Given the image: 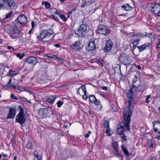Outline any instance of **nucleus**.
I'll return each mask as SVG.
<instances>
[{
	"mask_svg": "<svg viewBox=\"0 0 160 160\" xmlns=\"http://www.w3.org/2000/svg\"><path fill=\"white\" fill-rule=\"evenodd\" d=\"M136 87L134 85H132L129 91L127 93L128 98V108H125L123 111V115L124 120L123 122H121L118 124L117 126V132L120 135L123 134L125 131H129L130 130L129 123L131 121L130 118L131 112L130 107L132 106L134 103L133 98L134 92L135 91Z\"/></svg>",
	"mask_w": 160,
	"mask_h": 160,
	"instance_id": "nucleus-1",
	"label": "nucleus"
},
{
	"mask_svg": "<svg viewBox=\"0 0 160 160\" xmlns=\"http://www.w3.org/2000/svg\"><path fill=\"white\" fill-rule=\"evenodd\" d=\"M4 30L8 32L9 37L12 39L20 38L23 35L17 24L13 23L10 22L6 25Z\"/></svg>",
	"mask_w": 160,
	"mask_h": 160,
	"instance_id": "nucleus-2",
	"label": "nucleus"
},
{
	"mask_svg": "<svg viewBox=\"0 0 160 160\" xmlns=\"http://www.w3.org/2000/svg\"><path fill=\"white\" fill-rule=\"evenodd\" d=\"M54 37L53 31L51 28L43 30L39 36H38V38H40L42 40L46 39L48 41L52 39Z\"/></svg>",
	"mask_w": 160,
	"mask_h": 160,
	"instance_id": "nucleus-3",
	"label": "nucleus"
},
{
	"mask_svg": "<svg viewBox=\"0 0 160 160\" xmlns=\"http://www.w3.org/2000/svg\"><path fill=\"white\" fill-rule=\"evenodd\" d=\"M15 6V3L13 0H0V9H11Z\"/></svg>",
	"mask_w": 160,
	"mask_h": 160,
	"instance_id": "nucleus-4",
	"label": "nucleus"
},
{
	"mask_svg": "<svg viewBox=\"0 0 160 160\" xmlns=\"http://www.w3.org/2000/svg\"><path fill=\"white\" fill-rule=\"evenodd\" d=\"M18 108L19 109V112L16 116V121L21 125L25 122L26 117L24 113L23 109L21 106H19Z\"/></svg>",
	"mask_w": 160,
	"mask_h": 160,
	"instance_id": "nucleus-5",
	"label": "nucleus"
},
{
	"mask_svg": "<svg viewBox=\"0 0 160 160\" xmlns=\"http://www.w3.org/2000/svg\"><path fill=\"white\" fill-rule=\"evenodd\" d=\"M87 31V25L85 24H81L78 29L75 31V34L80 37H84L86 34Z\"/></svg>",
	"mask_w": 160,
	"mask_h": 160,
	"instance_id": "nucleus-6",
	"label": "nucleus"
},
{
	"mask_svg": "<svg viewBox=\"0 0 160 160\" xmlns=\"http://www.w3.org/2000/svg\"><path fill=\"white\" fill-rule=\"evenodd\" d=\"M147 7L150 8L151 11L155 14L158 15H160V3L158 4L148 3Z\"/></svg>",
	"mask_w": 160,
	"mask_h": 160,
	"instance_id": "nucleus-7",
	"label": "nucleus"
},
{
	"mask_svg": "<svg viewBox=\"0 0 160 160\" xmlns=\"http://www.w3.org/2000/svg\"><path fill=\"white\" fill-rule=\"evenodd\" d=\"M110 30L106 26L102 25L99 24L98 26L97 32L104 35H107L110 32Z\"/></svg>",
	"mask_w": 160,
	"mask_h": 160,
	"instance_id": "nucleus-8",
	"label": "nucleus"
},
{
	"mask_svg": "<svg viewBox=\"0 0 160 160\" xmlns=\"http://www.w3.org/2000/svg\"><path fill=\"white\" fill-rule=\"evenodd\" d=\"M118 59L125 65H128L130 63V59L129 56L125 53L122 54Z\"/></svg>",
	"mask_w": 160,
	"mask_h": 160,
	"instance_id": "nucleus-9",
	"label": "nucleus"
},
{
	"mask_svg": "<svg viewBox=\"0 0 160 160\" xmlns=\"http://www.w3.org/2000/svg\"><path fill=\"white\" fill-rule=\"evenodd\" d=\"M70 48L75 52L80 50L81 48V43L79 41L75 42L73 44L70 46Z\"/></svg>",
	"mask_w": 160,
	"mask_h": 160,
	"instance_id": "nucleus-10",
	"label": "nucleus"
},
{
	"mask_svg": "<svg viewBox=\"0 0 160 160\" xmlns=\"http://www.w3.org/2000/svg\"><path fill=\"white\" fill-rule=\"evenodd\" d=\"M26 62L28 63L33 65L34 66L38 63V61L37 58L34 56L29 57L26 59Z\"/></svg>",
	"mask_w": 160,
	"mask_h": 160,
	"instance_id": "nucleus-11",
	"label": "nucleus"
},
{
	"mask_svg": "<svg viewBox=\"0 0 160 160\" xmlns=\"http://www.w3.org/2000/svg\"><path fill=\"white\" fill-rule=\"evenodd\" d=\"M113 45V42L109 39L107 40L106 42L104 48V50L108 52L111 50Z\"/></svg>",
	"mask_w": 160,
	"mask_h": 160,
	"instance_id": "nucleus-12",
	"label": "nucleus"
},
{
	"mask_svg": "<svg viewBox=\"0 0 160 160\" xmlns=\"http://www.w3.org/2000/svg\"><path fill=\"white\" fill-rule=\"evenodd\" d=\"M15 114L16 112L15 109L14 108H10L9 109V112L6 118V119H8L10 118H14L15 117Z\"/></svg>",
	"mask_w": 160,
	"mask_h": 160,
	"instance_id": "nucleus-13",
	"label": "nucleus"
},
{
	"mask_svg": "<svg viewBox=\"0 0 160 160\" xmlns=\"http://www.w3.org/2000/svg\"><path fill=\"white\" fill-rule=\"evenodd\" d=\"M17 19L20 24L23 25L25 24L27 20L26 17L25 15H23L18 17Z\"/></svg>",
	"mask_w": 160,
	"mask_h": 160,
	"instance_id": "nucleus-14",
	"label": "nucleus"
},
{
	"mask_svg": "<svg viewBox=\"0 0 160 160\" xmlns=\"http://www.w3.org/2000/svg\"><path fill=\"white\" fill-rule=\"evenodd\" d=\"M48 113V110L46 108H40L38 110V114L42 117H45Z\"/></svg>",
	"mask_w": 160,
	"mask_h": 160,
	"instance_id": "nucleus-15",
	"label": "nucleus"
},
{
	"mask_svg": "<svg viewBox=\"0 0 160 160\" xmlns=\"http://www.w3.org/2000/svg\"><path fill=\"white\" fill-rule=\"evenodd\" d=\"M113 145V148L114 149V150L113 152L114 153L117 155L118 157H121L120 154L119 152H118V144L117 142L113 141L112 142Z\"/></svg>",
	"mask_w": 160,
	"mask_h": 160,
	"instance_id": "nucleus-16",
	"label": "nucleus"
},
{
	"mask_svg": "<svg viewBox=\"0 0 160 160\" xmlns=\"http://www.w3.org/2000/svg\"><path fill=\"white\" fill-rule=\"evenodd\" d=\"M153 128L155 132L160 133V122L156 121L153 125Z\"/></svg>",
	"mask_w": 160,
	"mask_h": 160,
	"instance_id": "nucleus-17",
	"label": "nucleus"
},
{
	"mask_svg": "<svg viewBox=\"0 0 160 160\" xmlns=\"http://www.w3.org/2000/svg\"><path fill=\"white\" fill-rule=\"evenodd\" d=\"M95 2V0H83L81 7L82 8L85 7Z\"/></svg>",
	"mask_w": 160,
	"mask_h": 160,
	"instance_id": "nucleus-18",
	"label": "nucleus"
},
{
	"mask_svg": "<svg viewBox=\"0 0 160 160\" xmlns=\"http://www.w3.org/2000/svg\"><path fill=\"white\" fill-rule=\"evenodd\" d=\"M95 48L96 45L95 43V41H92L89 42L87 49L88 51H90L95 50Z\"/></svg>",
	"mask_w": 160,
	"mask_h": 160,
	"instance_id": "nucleus-19",
	"label": "nucleus"
},
{
	"mask_svg": "<svg viewBox=\"0 0 160 160\" xmlns=\"http://www.w3.org/2000/svg\"><path fill=\"white\" fill-rule=\"evenodd\" d=\"M150 45V43L149 42H147L145 43L142 45L141 46H138L137 48L138 49L140 52L146 49L147 47H148Z\"/></svg>",
	"mask_w": 160,
	"mask_h": 160,
	"instance_id": "nucleus-20",
	"label": "nucleus"
},
{
	"mask_svg": "<svg viewBox=\"0 0 160 160\" xmlns=\"http://www.w3.org/2000/svg\"><path fill=\"white\" fill-rule=\"evenodd\" d=\"M97 106V110L98 111H100L102 108V106L100 104V101L98 100L97 98L96 100L94 101L93 102Z\"/></svg>",
	"mask_w": 160,
	"mask_h": 160,
	"instance_id": "nucleus-21",
	"label": "nucleus"
},
{
	"mask_svg": "<svg viewBox=\"0 0 160 160\" xmlns=\"http://www.w3.org/2000/svg\"><path fill=\"white\" fill-rule=\"evenodd\" d=\"M121 8L122 10H126L127 11H128L132 10V8L129 5L128 3H127L126 4H124L121 7Z\"/></svg>",
	"mask_w": 160,
	"mask_h": 160,
	"instance_id": "nucleus-22",
	"label": "nucleus"
},
{
	"mask_svg": "<svg viewBox=\"0 0 160 160\" xmlns=\"http://www.w3.org/2000/svg\"><path fill=\"white\" fill-rule=\"evenodd\" d=\"M18 73V71L17 70L12 71L9 70L8 73L9 76L11 77H13Z\"/></svg>",
	"mask_w": 160,
	"mask_h": 160,
	"instance_id": "nucleus-23",
	"label": "nucleus"
},
{
	"mask_svg": "<svg viewBox=\"0 0 160 160\" xmlns=\"http://www.w3.org/2000/svg\"><path fill=\"white\" fill-rule=\"evenodd\" d=\"M56 98V97L54 96H51L47 100V101L49 103L52 104L55 99Z\"/></svg>",
	"mask_w": 160,
	"mask_h": 160,
	"instance_id": "nucleus-24",
	"label": "nucleus"
},
{
	"mask_svg": "<svg viewBox=\"0 0 160 160\" xmlns=\"http://www.w3.org/2000/svg\"><path fill=\"white\" fill-rule=\"evenodd\" d=\"M11 87H12L18 91L20 92H22L24 91V89L20 88L18 86H17L16 84H14Z\"/></svg>",
	"mask_w": 160,
	"mask_h": 160,
	"instance_id": "nucleus-25",
	"label": "nucleus"
},
{
	"mask_svg": "<svg viewBox=\"0 0 160 160\" xmlns=\"http://www.w3.org/2000/svg\"><path fill=\"white\" fill-rule=\"evenodd\" d=\"M33 146V143L31 142H29L26 145V148L30 149H32Z\"/></svg>",
	"mask_w": 160,
	"mask_h": 160,
	"instance_id": "nucleus-26",
	"label": "nucleus"
},
{
	"mask_svg": "<svg viewBox=\"0 0 160 160\" xmlns=\"http://www.w3.org/2000/svg\"><path fill=\"white\" fill-rule=\"evenodd\" d=\"M122 149V150L124 154L127 156H129V154L128 151L125 148L123 145L121 146Z\"/></svg>",
	"mask_w": 160,
	"mask_h": 160,
	"instance_id": "nucleus-27",
	"label": "nucleus"
},
{
	"mask_svg": "<svg viewBox=\"0 0 160 160\" xmlns=\"http://www.w3.org/2000/svg\"><path fill=\"white\" fill-rule=\"evenodd\" d=\"M120 136L121 138V141L122 142H126V141L127 140V136L124 133L121 134V135H120Z\"/></svg>",
	"mask_w": 160,
	"mask_h": 160,
	"instance_id": "nucleus-28",
	"label": "nucleus"
},
{
	"mask_svg": "<svg viewBox=\"0 0 160 160\" xmlns=\"http://www.w3.org/2000/svg\"><path fill=\"white\" fill-rule=\"evenodd\" d=\"M34 154L35 156L37 158L38 160H42L41 156L40 155H39L37 151H34Z\"/></svg>",
	"mask_w": 160,
	"mask_h": 160,
	"instance_id": "nucleus-29",
	"label": "nucleus"
},
{
	"mask_svg": "<svg viewBox=\"0 0 160 160\" xmlns=\"http://www.w3.org/2000/svg\"><path fill=\"white\" fill-rule=\"evenodd\" d=\"M96 98L94 95H91L89 96V100L90 102L93 103L94 101L96 100Z\"/></svg>",
	"mask_w": 160,
	"mask_h": 160,
	"instance_id": "nucleus-30",
	"label": "nucleus"
},
{
	"mask_svg": "<svg viewBox=\"0 0 160 160\" xmlns=\"http://www.w3.org/2000/svg\"><path fill=\"white\" fill-rule=\"evenodd\" d=\"M42 5H44L46 8H50L51 4L49 3L48 2H47L42 1Z\"/></svg>",
	"mask_w": 160,
	"mask_h": 160,
	"instance_id": "nucleus-31",
	"label": "nucleus"
},
{
	"mask_svg": "<svg viewBox=\"0 0 160 160\" xmlns=\"http://www.w3.org/2000/svg\"><path fill=\"white\" fill-rule=\"evenodd\" d=\"M104 125L106 129L109 128V122L107 120H105L104 122Z\"/></svg>",
	"mask_w": 160,
	"mask_h": 160,
	"instance_id": "nucleus-32",
	"label": "nucleus"
},
{
	"mask_svg": "<svg viewBox=\"0 0 160 160\" xmlns=\"http://www.w3.org/2000/svg\"><path fill=\"white\" fill-rule=\"evenodd\" d=\"M13 14V12L12 11H10V12L8 13H7L6 15L5 16V18H4V20L6 18L7 19H8L9 18H10L11 16Z\"/></svg>",
	"mask_w": 160,
	"mask_h": 160,
	"instance_id": "nucleus-33",
	"label": "nucleus"
},
{
	"mask_svg": "<svg viewBox=\"0 0 160 160\" xmlns=\"http://www.w3.org/2000/svg\"><path fill=\"white\" fill-rule=\"evenodd\" d=\"M79 89H80V90H81L82 92L84 93V94H85V95H86V90L85 89V86H81L79 88Z\"/></svg>",
	"mask_w": 160,
	"mask_h": 160,
	"instance_id": "nucleus-34",
	"label": "nucleus"
},
{
	"mask_svg": "<svg viewBox=\"0 0 160 160\" xmlns=\"http://www.w3.org/2000/svg\"><path fill=\"white\" fill-rule=\"evenodd\" d=\"M20 100L25 102H28L29 103H31V102L27 100L26 98L24 97H21L20 98Z\"/></svg>",
	"mask_w": 160,
	"mask_h": 160,
	"instance_id": "nucleus-35",
	"label": "nucleus"
},
{
	"mask_svg": "<svg viewBox=\"0 0 160 160\" xmlns=\"http://www.w3.org/2000/svg\"><path fill=\"white\" fill-rule=\"evenodd\" d=\"M25 56V54L24 53L21 54L20 53H18L17 54V56L20 59H22Z\"/></svg>",
	"mask_w": 160,
	"mask_h": 160,
	"instance_id": "nucleus-36",
	"label": "nucleus"
},
{
	"mask_svg": "<svg viewBox=\"0 0 160 160\" xmlns=\"http://www.w3.org/2000/svg\"><path fill=\"white\" fill-rule=\"evenodd\" d=\"M106 133L107 135L108 136H110L112 135V133L110 130V128L106 129Z\"/></svg>",
	"mask_w": 160,
	"mask_h": 160,
	"instance_id": "nucleus-37",
	"label": "nucleus"
},
{
	"mask_svg": "<svg viewBox=\"0 0 160 160\" xmlns=\"http://www.w3.org/2000/svg\"><path fill=\"white\" fill-rule=\"evenodd\" d=\"M59 17L63 20L64 21H67V19L66 18L65 15H64V14H60L59 15Z\"/></svg>",
	"mask_w": 160,
	"mask_h": 160,
	"instance_id": "nucleus-38",
	"label": "nucleus"
},
{
	"mask_svg": "<svg viewBox=\"0 0 160 160\" xmlns=\"http://www.w3.org/2000/svg\"><path fill=\"white\" fill-rule=\"evenodd\" d=\"M63 102L62 101H59L57 102V106L58 108H60L61 107L62 105L63 104Z\"/></svg>",
	"mask_w": 160,
	"mask_h": 160,
	"instance_id": "nucleus-39",
	"label": "nucleus"
},
{
	"mask_svg": "<svg viewBox=\"0 0 160 160\" xmlns=\"http://www.w3.org/2000/svg\"><path fill=\"white\" fill-rule=\"evenodd\" d=\"M148 146L150 148H152L153 146V143L152 142L150 141H148L147 143Z\"/></svg>",
	"mask_w": 160,
	"mask_h": 160,
	"instance_id": "nucleus-40",
	"label": "nucleus"
},
{
	"mask_svg": "<svg viewBox=\"0 0 160 160\" xmlns=\"http://www.w3.org/2000/svg\"><path fill=\"white\" fill-rule=\"evenodd\" d=\"M158 39L159 41V42L157 45V48H160V36H158Z\"/></svg>",
	"mask_w": 160,
	"mask_h": 160,
	"instance_id": "nucleus-41",
	"label": "nucleus"
},
{
	"mask_svg": "<svg viewBox=\"0 0 160 160\" xmlns=\"http://www.w3.org/2000/svg\"><path fill=\"white\" fill-rule=\"evenodd\" d=\"M11 87L12 86L11 85H8V84L6 85H3L2 86L3 88L5 89L9 88L10 87Z\"/></svg>",
	"mask_w": 160,
	"mask_h": 160,
	"instance_id": "nucleus-42",
	"label": "nucleus"
},
{
	"mask_svg": "<svg viewBox=\"0 0 160 160\" xmlns=\"http://www.w3.org/2000/svg\"><path fill=\"white\" fill-rule=\"evenodd\" d=\"M98 93L100 95H101L103 97L105 98H106V96L105 95V94H104V92H98Z\"/></svg>",
	"mask_w": 160,
	"mask_h": 160,
	"instance_id": "nucleus-43",
	"label": "nucleus"
},
{
	"mask_svg": "<svg viewBox=\"0 0 160 160\" xmlns=\"http://www.w3.org/2000/svg\"><path fill=\"white\" fill-rule=\"evenodd\" d=\"M151 98V96L150 95H149L146 98V102L147 103H148L149 102V99Z\"/></svg>",
	"mask_w": 160,
	"mask_h": 160,
	"instance_id": "nucleus-44",
	"label": "nucleus"
},
{
	"mask_svg": "<svg viewBox=\"0 0 160 160\" xmlns=\"http://www.w3.org/2000/svg\"><path fill=\"white\" fill-rule=\"evenodd\" d=\"M139 39H138L134 41L133 42V44L135 45H137L138 43V42H139Z\"/></svg>",
	"mask_w": 160,
	"mask_h": 160,
	"instance_id": "nucleus-45",
	"label": "nucleus"
},
{
	"mask_svg": "<svg viewBox=\"0 0 160 160\" xmlns=\"http://www.w3.org/2000/svg\"><path fill=\"white\" fill-rule=\"evenodd\" d=\"M11 98H13L15 100H18V98H17L16 96H15L14 95V94H12L11 95Z\"/></svg>",
	"mask_w": 160,
	"mask_h": 160,
	"instance_id": "nucleus-46",
	"label": "nucleus"
},
{
	"mask_svg": "<svg viewBox=\"0 0 160 160\" xmlns=\"http://www.w3.org/2000/svg\"><path fill=\"white\" fill-rule=\"evenodd\" d=\"M53 18L56 21H58V17L57 16H56L55 15H52Z\"/></svg>",
	"mask_w": 160,
	"mask_h": 160,
	"instance_id": "nucleus-47",
	"label": "nucleus"
},
{
	"mask_svg": "<svg viewBox=\"0 0 160 160\" xmlns=\"http://www.w3.org/2000/svg\"><path fill=\"white\" fill-rule=\"evenodd\" d=\"M101 88L102 89L105 90V91H107L108 90V87L106 86H104V87H102Z\"/></svg>",
	"mask_w": 160,
	"mask_h": 160,
	"instance_id": "nucleus-48",
	"label": "nucleus"
},
{
	"mask_svg": "<svg viewBox=\"0 0 160 160\" xmlns=\"http://www.w3.org/2000/svg\"><path fill=\"white\" fill-rule=\"evenodd\" d=\"M103 61L102 60H100L99 61V64H101L102 66H103Z\"/></svg>",
	"mask_w": 160,
	"mask_h": 160,
	"instance_id": "nucleus-49",
	"label": "nucleus"
},
{
	"mask_svg": "<svg viewBox=\"0 0 160 160\" xmlns=\"http://www.w3.org/2000/svg\"><path fill=\"white\" fill-rule=\"evenodd\" d=\"M145 36H147L148 37H149L151 35V33H149L148 34L146 33L144 35Z\"/></svg>",
	"mask_w": 160,
	"mask_h": 160,
	"instance_id": "nucleus-50",
	"label": "nucleus"
},
{
	"mask_svg": "<svg viewBox=\"0 0 160 160\" xmlns=\"http://www.w3.org/2000/svg\"><path fill=\"white\" fill-rule=\"evenodd\" d=\"M137 81V79L136 78H134L132 81V83H135Z\"/></svg>",
	"mask_w": 160,
	"mask_h": 160,
	"instance_id": "nucleus-51",
	"label": "nucleus"
},
{
	"mask_svg": "<svg viewBox=\"0 0 160 160\" xmlns=\"http://www.w3.org/2000/svg\"><path fill=\"white\" fill-rule=\"evenodd\" d=\"M7 48L8 50H10L11 49H12L13 50L14 49V48L10 46H8Z\"/></svg>",
	"mask_w": 160,
	"mask_h": 160,
	"instance_id": "nucleus-52",
	"label": "nucleus"
},
{
	"mask_svg": "<svg viewBox=\"0 0 160 160\" xmlns=\"http://www.w3.org/2000/svg\"><path fill=\"white\" fill-rule=\"evenodd\" d=\"M157 160V158L156 157H153L152 158H151L150 160Z\"/></svg>",
	"mask_w": 160,
	"mask_h": 160,
	"instance_id": "nucleus-53",
	"label": "nucleus"
},
{
	"mask_svg": "<svg viewBox=\"0 0 160 160\" xmlns=\"http://www.w3.org/2000/svg\"><path fill=\"white\" fill-rule=\"evenodd\" d=\"M83 98L85 100H86L88 96L86 95H86H85V94H84V95L83 96Z\"/></svg>",
	"mask_w": 160,
	"mask_h": 160,
	"instance_id": "nucleus-54",
	"label": "nucleus"
},
{
	"mask_svg": "<svg viewBox=\"0 0 160 160\" xmlns=\"http://www.w3.org/2000/svg\"><path fill=\"white\" fill-rule=\"evenodd\" d=\"M54 46L57 48H59L60 47V45L59 44H54Z\"/></svg>",
	"mask_w": 160,
	"mask_h": 160,
	"instance_id": "nucleus-55",
	"label": "nucleus"
},
{
	"mask_svg": "<svg viewBox=\"0 0 160 160\" xmlns=\"http://www.w3.org/2000/svg\"><path fill=\"white\" fill-rule=\"evenodd\" d=\"M52 58L54 59H56L57 58H58L56 56L52 55Z\"/></svg>",
	"mask_w": 160,
	"mask_h": 160,
	"instance_id": "nucleus-56",
	"label": "nucleus"
},
{
	"mask_svg": "<svg viewBox=\"0 0 160 160\" xmlns=\"http://www.w3.org/2000/svg\"><path fill=\"white\" fill-rule=\"evenodd\" d=\"M2 156H3L4 158H8V155L7 154H3L2 155Z\"/></svg>",
	"mask_w": 160,
	"mask_h": 160,
	"instance_id": "nucleus-57",
	"label": "nucleus"
},
{
	"mask_svg": "<svg viewBox=\"0 0 160 160\" xmlns=\"http://www.w3.org/2000/svg\"><path fill=\"white\" fill-rule=\"evenodd\" d=\"M46 56L47 57H48L49 58H52V55H50L49 54H47V55H46Z\"/></svg>",
	"mask_w": 160,
	"mask_h": 160,
	"instance_id": "nucleus-58",
	"label": "nucleus"
},
{
	"mask_svg": "<svg viewBox=\"0 0 160 160\" xmlns=\"http://www.w3.org/2000/svg\"><path fill=\"white\" fill-rule=\"evenodd\" d=\"M113 109L114 111H115L116 112H117L118 111V109L117 108H113Z\"/></svg>",
	"mask_w": 160,
	"mask_h": 160,
	"instance_id": "nucleus-59",
	"label": "nucleus"
},
{
	"mask_svg": "<svg viewBox=\"0 0 160 160\" xmlns=\"http://www.w3.org/2000/svg\"><path fill=\"white\" fill-rule=\"evenodd\" d=\"M137 68L141 70V67L139 65H138L137 66Z\"/></svg>",
	"mask_w": 160,
	"mask_h": 160,
	"instance_id": "nucleus-60",
	"label": "nucleus"
},
{
	"mask_svg": "<svg viewBox=\"0 0 160 160\" xmlns=\"http://www.w3.org/2000/svg\"><path fill=\"white\" fill-rule=\"evenodd\" d=\"M55 13L57 14V15H58L59 16V15L60 14H61L60 13V12H59L58 11H56V12H55Z\"/></svg>",
	"mask_w": 160,
	"mask_h": 160,
	"instance_id": "nucleus-61",
	"label": "nucleus"
},
{
	"mask_svg": "<svg viewBox=\"0 0 160 160\" xmlns=\"http://www.w3.org/2000/svg\"><path fill=\"white\" fill-rule=\"evenodd\" d=\"M12 80L11 79H10L9 80V81H8V85H10V84L11 82H12Z\"/></svg>",
	"mask_w": 160,
	"mask_h": 160,
	"instance_id": "nucleus-62",
	"label": "nucleus"
},
{
	"mask_svg": "<svg viewBox=\"0 0 160 160\" xmlns=\"http://www.w3.org/2000/svg\"><path fill=\"white\" fill-rule=\"evenodd\" d=\"M32 27L33 28L34 26V22H32Z\"/></svg>",
	"mask_w": 160,
	"mask_h": 160,
	"instance_id": "nucleus-63",
	"label": "nucleus"
},
{
	"mask_svg": "<svg viewBox=\"0 0 160 160\" xmlns=\"http://www.w3.org/2000/svg\"><path fill=\"white\" fill-rule=\"evenodd\" d=\"M89 134H88V133H87L85 135V137L86 138H88L89 137Z\"/></svg>",
	"mask_w": 160,
	"mask_h": 160,
	"instance_id": "nucleus-64",
	"label": "nucleus"
}]
</instances>
